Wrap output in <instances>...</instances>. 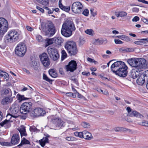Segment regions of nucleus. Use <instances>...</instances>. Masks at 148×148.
Returning a JSON list of instances; mask_svg holds the SVG:
<instances>
[{
	"instance_id": "f257e3e1",
	"label": "nucleus",
	"mask_w": 148,
	"mask_h": 148,
	"mask_svg": "<svg viewBox=\"0 0 148 148\" xmlns=\"http://www.w3.org/2000/svg\"><path fill=\"white\" fill-rule=\"evenodd\" d=\"M22 37L21 31L15 29L10 30L4 38V42L6 44H9L20 41Z\"/></svg>"
},
{
	"instance_id": "f03ea898",
	"label": "nucleus",
	"mask_w": 148,
	"mask_h": 148,
	"mask_svg": "<svg viewBox=\"0 0 148 148\" xmlns=\"http://www.w3.org/2000/svg\"><path fill=\"white\" fill-rule=\"evenodd\" d=\"M75 29L73 22L70 21H66L62 25L61 33L64 36L68 37L72 35V31Z\"/></svg>"
},
{
	"instance_id": "7ed1b4c3",
	"label": "nucleus",
	"mask_w": 148,
	"mask_h": 148,
	"mask_svg": "<svg viewBox=\"0 0 148 148\" xmlns=\"http://www.w3.org/2000/svg\"><path fill=\"white\" fill-rule=\"evenodd\" d=\"M41 26L42 30L45 36L51 37L56 33L55 27L52 22H49L46 24L42 23L41 24Z\"/></svg>"
},
{
	"instance_id": "20e7f679",
	"label": "nucleus",
	"mask_w": 148,
	"mask_h": 148,
	"mask_svg": "<svg viewBox=\"0 0 148 148\" xmlns=\"http://www.w3.org/2000/svg\"><path fill=\"white\" fill-rule=\"evenodd\" d=\"M127 62L130 66L135 69L145 68L147 66L146 60L143 58H131L128 60Z\"/></svg>"
},
{
	"instance_id": "39448f33",
	"label": "nucleus",
	"mask_w": 148,
	"mask_h": 148,
	"mask_svg": "<svg viewBox=\"0 0 148 148\" xmlns=\"http://www.w3.org/2000/svg\"><path fill=\"white\" fill-rule=\"evenodd\" d=\"M65 47L68 53L71 55H75L77 52L76 43L73 41H68L65 45Z\"/></svg>"
},
{
	"instance_id": "423d86ee",
	"label": "nucleus",
	"mask_w": 148,
	"mask_h": 148,
	"mask_svg": "<svg viewBox=\"0 0 148 148\" xmlns=\"http://www.w3.org/2000/svg\"><path fill=\"white\" fill-rule=\"evenodd\" d=\"M3 139L0 138V144L3 146H11L12 145H15L18 144L20 141V137L18 134H14L12 136L11 143L3 141Z\"/></svg>"
},
{
	"instance_id": "0eeeda50",
	"label": "nucleus",
	"mask_w": 148,
	"mask_h": 148,
	"mask_svg": "<svg viewBox=\"0 0 148 148\" xmlns=\"http://www.w3.org/2000/svg\"><path fill=\"white\" fill-rule=\"evenodd\" d=\"M27 51V47L25 44L23 42H20L17 44L15 49L16 54L20 57H23Z\"/></svg>"
},
{
	"instance_id": "6e6552de",
	"label": "nucleus",
	"mask_w": 148,
	"mask_h": 148,
	"mask_svg": "<svg viewBox=\"0 0 148 148\" xmlns=\"http://www.w3.org/2000/svg\"><path fill=\"white\" fill-rule=\"evenodd\" d=\"M8 29V21L5 18L0 17V36H2Z\"/></svg>"
},
{
	"instance_id": "1a4fd4ad",
	"label": "nucleus",
	"mask_w": 148,
	"mask_h": 148,
	"mask_svg": "<svg viewBox=\"0 0 148 148\" xmlns=\"http://www.w3.org/2000/svg\"><path fill=\"white\" fill-rule=\"evenodd\" d=\"M82 8V4L79 2L77 1L73 3L72 5L71 10L73 13L78 14L81 13Z\"/></svg>"
},
{
	"instance_id": "9d476101",
	"label": "nucleus",
	"mask_w": 148,
	"mask_h": 148,
	"mask_svg": "<svg viewBox=\"0 0 148 148\" xmlns=\"http://www.w3.org/2000/svg\"><path fill=\"white\" fill-rule=\"evenodd\" d=\"M32 106V103L30 102L24 103L21 106L20 111L23 114H26L29 112Z\"/></svg>"
},
{
	"instance_id": "9b49d317",
	"label": "nucleus",
	"mask_w": 148,
	"mask_h": 148,
	"mask_svg": "<svg viewBox=\"0 0 148 148\" xmlns=\"http://www.w3.org/2000/svg\"><path fill=\"white\" fill-rule=\"evenodd\" d=\"M120 67V68H119V69L115 74L121 77H125L127 75L128 73L127 71L128 69L127 66L124 62L122 66Z\"/></svg>"
},
{
	"instance_id": "f8f14e48",
	"label": "nucleus",
	"mask_w": 148,
	"mask_h": 148,
	"mask_svg": "<svg viewBox=\"0 0 148 148\" xmlns=\"http://www.w3.org/2000/svg\"><path fill=\"white\" fill-rule=\"evenodd\" d=\"M77 64L76 62L74 60H72L69 62L68 64L65 66L67 71L73 72L77 68Z\"/></svg>"
},
{
	"instance_id": "ddd939ff",
	"label": "nucleus",
	"mask_w": 148,
	"mask_h": 148,
	"mask_svg": "<svg viewBox=\"0 0 148 148\" xmlns=\"http://www.w3.org/2000/svg\"><path fill=\"white\" fill-rule=\"evenodd\" d=\"M123 63L124 62L121 61H117L113 63L111 66L112 71L116 74Z\"/></svg>"
},
{
	"instance_id": "4468645a",
	"label": "nucleus",
	"mask_w": 148,
	"mask_h": 148,
	"mask_svg": "<svg viewBox=\"0 0 148 148\" xmlns=\"http://www.w3.org/2000/svg\"><path fill=\"white\" fill-rule=\"evenodd\" d=\"M32 114L35 116H43L45 114V111L40 108H36L32 112Z\"/></svg>"
},
{
	"instance_id": "2eb2a0df",
	"label": "nucleus",
	"mask_w": 148,
	"mask_h": 148,
	"mask_svg": "<svg viewBox=\"0 0 148 148\" xmlns=\"http://www.w3.org/2000/svg\"><path fill=\"white\" fill-rule=\"evenodd\" d=\"M12 121V120H7L6 119L0 123V126L5 129L9 128L11 127V123Z\"/></svg>"
},
{
	"instance_id": "dca6fc26",
	"label": "nucleus",
	"mask_w": 148,
	"mask_h": 148,
	"mask_svg": "<svg viewBox=\"0 0 148 148\" xmlns=\"http://www.w3.org/2000/svg\"><path fill=\"white\" fill-rule=\"evenodd\" d=\"M11 84L8 86V87L5 88H3L1 91V94L2 95H8L9 96L11 97L12 95V93L11 90L10 88L11 87Z\"/></svg>"
},
{
	"instance_id": "f3484780",
	"label": "nucleus",
	"mask_w": 148,
	"mask_h": 148,
	"mask_svg": "<svg viewBox=\"0 0 148 148\" xmlns=\"http://www.w3.org/2000/svg\"><path fill=\"white\" fill-rule=\"evenodd\" d=\"M52 121L57 127H61L64 125V122L58 118H55L52 119Z\"/></svg>"
},
{
	"instance_id": "a211bd4d",
	"label": "nucleus",
	"mask_w": 148,
	"mask_h": 148,
	"mask_svg": "<svg viewBox=\"0 0 148 148\" xmlns=\"http://www.w3.org/2000/svg\"><path fill=\"white\" fill-rule=\"evenodd\" d=\"M140 69H132L131 72V77L133 79L136 78L140 74Z\"/></svg>"
},
{
	"instance_id": "6ab92c4d",
	"label": "nucleus",
	"mask_w": 148,
	"mask_h": 148,
	"mask_svg": "<svg viewBox=\"0 0 148 148\" xmlns=\"http://www.w3.org/2000/svg\"><path fill=\"white\" fill-rule=\"evenodd\" d=\"M9 79L8 75L6 73L0 70V81H7Z\"/></svg>"
},
{
	"instance_id": "aec40b11",
	"label": "nucleus",
	"mask_w": 148,
	"mask_h": 148,
	"mask_svg": "<svg viewBox=\"0 0 148 148\" xmlns=\"http://www.w3.org/2000/svg\"><path fill=\"white\" fill-rule=\"evenodd\" d=\"M82 138L87 140H90L92 138L91 134L86 131L82 132Z\"/></svg>"
},
{
	"instance_id": "412c9836",
	"label": "nucleus",
	"mask_w": 148,
	"mask_h": 148,
	"mask_svg": "<svg viewBox=\"0 0 148 148\" xmlns=\"http://www.w3.org/2000/svg\"><path fill=\"white\" fill-rule=\"evenodd\" d=\"M145 75L143 73L140 74V76L137 79L136 82L137 84L140 85H142L145 82V80L146 79L144 76Z\"/></svg>"
},
{
	"instance_id": "4be33fe9",
	"label": "nucleus",
	"mask_w": 148,
	"mask_h": 148,
	"mask_svg": "<svg viewBox=\"0 0 148 148\" xmlns=\"http://www.w3.org/2000/svg\"><path fill=\"white\" fill-rule=\"evenodd\" d=\"M45 137L43 138L39 141L40 145L43 147H44L46 143L48 142V138L49 137V136L47 134L46 135L45 134Z\"/></svg>"
},
{
	"instance_id": "5701e85b",
	"label": "nucleus",
	"mask_w": 148,
	"mask_h": 148,
	"mask_svg": "<svg viewBox=\"0 0 148 148\" xmlns=\"http://www.w3.org/2000/svg\"><path fill=\"white\" fill-rule=\"evenodd\" d=\"M18 130L19 132L21 137L27 136L25 127L23 125H21L18 128Z\"/></svg>"
},
{
	"instance_id": "b1692460",
	"label": "nucleus",
	"mask_w": 148,
	"mask_h": 148,
	"mask_svg": "<svg viewBox=\"0 0 148 148\" xmlns=\"http://www.w3.org/2000/svg\"><path fill=\"white\" fill-rule=\"evenodd\" d=\"M148 42V38H142L138 39V40L134 41V43L137 45H142Z\"/></svg>"
},
{
	"instance_id": "393cba45",
	"label": "nucleus",
	"mask_w": 148,
	"mask_h": 148,
	"mask_svg": "<svg viewBox=\"0 0 148 148\" xmlns=\"http://www.w3.org/2000/svg\"><path fill=\"white\" fill-rule=\"evenodd\" d=\"M56 38H47L45 40V47H46L48 46L51 45L55 42L56 40Z\"/></svg>"
},
{
	"instance_id": "a878e982",
	"label": "nucleus",
	"mask_w": 148,
	"mask_h": 148,
	"mask_svg": "<svg viewBox=\"0 0 148 148\" xmlns=\"http://www.w3.org/2000/svg\"><path fill=\"white\" fill-rule=\"evenodd\" d=\"M48 53L49 56L54 55L58 51L57 50L54 48H52L51 47H49L47 49Z\"/></svg>"
},
{
	"instance_id": "bb28decb",
	"label": "nucleus",
	"mask_w": 148,
	"mask_h": 148,
	"mask_svg": "<svg viewBox=\"0 0 148 148\" xmlns=\"http://www.w3.org/2000/svg\"><path fill=\"white\" fill-rule=\"evenodd\" d=\"M115 15L117 17H124L127 16V13L123 11L118 12L115 13Z\"/></svg>"
},
{
	"instance_id": "cd10ccee",
	"label": "nucleus",
	"mask_w": 148,
	"mask_h": 148,
	"mask_svg": "<svg viewBox=\"0 0 148 148\" xmlns=\"http://www.w3.org/2000/svg\"><path fill=\"white\" fill-rule=\"evenodd\" d=\"M11 97L8 96L3 99L1 102V104L3 105H4L7 104L11 103V101L10 100Z\"/></svg>"
},
{
	"instance_id": "c85d7f7f",
	"label": "nucleus",
	"mask_w": 148,
	"mask_h": 148,
	"mask_svg": "<svg viewBox=\"0 0 148 148\" xmlns=\"http://www.w3.org/2000/svg\"><path fill=\"white\" fill-rule=\"evenodd\" d=\"M133 116H134L140 118L143 117L141 114L135 111H132V112L131 114H130V116L132 117Z\"/></svg>"
},
{
	"instance_id": "c756f323",
	"label": "nucleus",
	"mask_w": 148,
	"mask_h": 148,
	"mask_svg": "<svg viewBox=\"0 0 148 148\" xmlns=\"http://www.w3.org/2000/svg\"><path fill=\"white\" fill-rule=\"evenodd\" d=\"M49 72L50 76L53 78H56L58 76V74L54 69H50Z\"/></svg>"
},
{
	"instance_id": "7c9ffc66",
	"label": "nucleus",
	"mask_w": 148,
	"mask_h": 148,
	"mask_svg": "<svg viewBox=\"0 0 148 148\" xmlns=\"http://www.w3.org/2000/svg\"><path fill=\"white\" fill-rule=\"evenodd\" d=\"M30 143L28 140H27L25 138H23L22 139L21 143L18 145V147L19 148H20L23 145L25 144H29Z\"/></svg>"
},
{
	"instance_id": "2f4dec72",
	"label": "nucleus",
	"mask_w": 148,
	"mask_h": 148,
	"mask_svg": "<svg viewBox=\"0 0 148 148\" xmlns=\"http://www.w3.org/2000/svg\"><path fill=\"white\" fill-rule=\"evenodd\" d=\"M39 58L41 62L49 59L47 55L45 53H43L40 54L39 56Z\"/></svg>"
},
{
	"instance_id": "473e14b6",
	"label": "nucleus",
	"mask_w": 148,
	"mask_h": 148,
	"mask_svg": "<svg viewBox=\"0 0 148 148\" xmlns=\"http://www.w3.org/2000/svg\"><path fill=\"white\" fill-rule=\"evenodd\" d=\"M85 33L87 35L93 36L95 34L94 31L91 29H88L85 30Z\"/></svg>"
},
{
	"instance_id": "72a5a7b5",
	"label": "nucleus",
	"mask_w": 148,
	"mask_h": 148,
	"mask_svg": "<svg viewBox=\"0 0 148 148\" xmlns=\"http://www.w3.org/2000/svg\"><path fill=\"white\" fill-rule=\"evenodd\" d=\"M11 114L12 115L16 114L18 112V107H15L13 108L12 107L10 109Z\"/></svg>"
},
{
	"instance_id": "f704fd0d",
	"label": "nucleus",
	"mask_w": 148,
	"mask_h": 148,
	"mask_svg": "<svg viewBox=\"0 0 148 148\" xmlns=\"http://www.w3.org/2000/svg\"><path fill=\"white\" fill-rule=\"evenodd\" d=\"M16 97L19 102L28 99V98L25 97L24 95H21L19 94L17 95Z\"/></svg>"
},
{
	"instance_id": "c9c22d12",
	"label": "nucleus",
	"mask_w": 148,
	"mask_h": 148,
	"mask_svg": "<svg viewBox=\"0 0 148 148\" xmlns=\"http://www.w3.org/2000/svg\"><path fill=\"white\" fill-rule=\"evenodd\" d=\"M36 1L40 4L46 6L49 4V0H36Z\"/></svg>"
},
{
	"instance_id": "e433bc0d",
	"label": "nucleus",
	"mask_w": 148,
	"mask_h": 148,
	"mask_svg": "<svg viewBox=\"0 0 148 148\" xmlns=\"http://www.w3.org/2000/svg\"><path fill=\"white\" fill-rule=\"evenodd\" d=\"M50 57L54 61L57 60L59 57V55L58 52L57 51L53 55L50 56Z\"/></svg>"
},
{
	"instance_id": "4c0bfd02",
	"label": "nucleus",
	"mask_w": 148,
	"mask_h": 148,
	"mask_svg": "<svg viewBox=\"0 0 148 148\" xmlns=\"http://www.w3.org/2000/svg\"><path fill=\"white\" fill-rule=\"evenodd\" d=\"M44 66L45 67H48L50 65L49 59L43 61L41 62Z\"/></svg>"
},
{
	"instance_id": "58836bf2",
	"label": "nucleus",
	"mask_w": 148,
	"mask_h": 148,
	"mask_svg": "<svg viewBox=\"0 0 148 148\" xmlns=\"http://www.w3.org/2000/svg\"><path fill=\"white\" fill-rule=\"evenodd\" d=\"M121 40L127 42H129L131 40L128 36L125 35H121Z\"/></svg>"
},
{
	"instance_id": "ea45409f",
	"label": "nucleus",
	"mask_w": 148,
	"mask_h": 148,
	"mask_svg": "<svg viewBox=\"0 0 148 148\" xmlns=\"http://www.w3.org/2000/svg\"><path fill=\"white\" fill-rule=\"evenodd\" d=\"M119 51L120 52L124 51L125 52H130L133 51L132 49L131 48H126L124 49L123 48H120L119 49Z\"/></svg>"
},
{
	"instance_id": "a19ab883",
	"label": "nucleus",
	"mask_w": 148,
	"mask_h": 148,
	"mask_svg": "<svg viewBox=\"0 0 148 148\" xmlns=\"http://www.w3.org/2000/svg\"><path fill=\"white\" fill-rule=\"evenodd\" d=\"M61 60L62 61L64 60L67 57V54L66 51L64 50H62L61 51Z\"/></svg>"
},
{
	"instance_id": "79ce46f5",
	"label": "nucleus",
	"mask_w": 148,
	"mask_h": 148,
	"mask_svg": "<svg viewBox=\"0 0 148 148\" xmlns=\"http://www.w3.org/2000/svg\"><path fill=\"white\" fill-rule=\"evenodd\" d=\"M59 7L62 10H64L67 12H69L70 10V8L69 7H66L65 6H64L63 5H62V6H60Z\"/></svg>"
},
{
	"instance_id": "37998d69",
	"label": "nucleus",
	"mask_w": 148,
	"mask_h": 148,
	"mask_svg": "<svg viewBox=\"0 0 148 148\" xmlns=\"http://www.w3.org/2000/svg\"><path fill=\"white\" fill-rule=\"evenodd\" d=\"M81 125L84 127L85 128H89L90 127L89 123L85 122H82Z\"/></svg>"
},
{
	"instance_id": "c03bdc74",
	"label": "nucleus",
	"mask_w": 148,
	"mask_h": 148,
	"mask_svg": "<svg viewBox=\"0 0 148 148\" xmlns=\"http://www.w3.org/2000/svg\"><path fill=\"white\" fill-rule=\"evenodd\" d=\"M125 128H124L122 127H115L114 129V130L115 132H120L122 131H125Z\"/></svg>"
},
{
	"instance_id": "a18cd8bd",
	"label": "nucleus",
	"mask_w": 148,
	"mask_h": 148,
	"mask_svg": "<svg viewBox=\"0 0 148 148\" xmlns=\"http://www.w3.org/2000/svg\"><path fill=\"white\" fill-rule=\"evenodd\" d=\"M65 139L69 141H75L76 140V139L73 136H67L65 137Z\"/></svg>"
},
{
	"instance_id": "49530a36",
	"label": "nucleus",
	"mask_w": 148,
	"mask_h": 148,
	"mask_svg": "<svg viewBox=\"0 0 148 148\" xmlns=\"http://www.w3.org/2000/svg\"><path fill=\"white\" fill-rule=\"evenodd\" d=\"M18 116L14 115H12L11 114H8L6 116V117L8 118L7 120H11L12 118H16Z\"/></svg>"
},
{
	"instance_id": "de8ad7c7",
	"label": "nucleus",
	"mask_w": 148,
	"mask_h": 148,
	"mask_svg": "<svg viewBox=\"0 0 148 148\" xmlns=\"http://www.w3.org/2000/svg\"><path fill=\"white\" fill-rule=\"evenodd\" d=\"M74 135L76 137L82 138V132H75L74 133Z\"/></svg>"
},
{
	"instance_id": "09e8293b",
	"label": "nucleus",
	"mask_w": 148,
	"mask_h": 148,
	"mask_svg": "<svg viewBox=\"0 0 148 148\" xmlns=\"http://www.w3.org/2000/svg\"><path fill=\"white\" fill-rule=\"evenodd\" d=\"M56 42L57 43L58 45L62 43V39L60 38H56V40H55Z\"/></svg>"
},
{
	"instance_id": "8fccbe9b",
	"label": "nucleus",
	"mask_w": 148,
	"mask_h": 148,
	"mask_svg": "<svg viewBox=\"0 0 148 148\" xmlns=\"http://www.w3.org/2000/svg\"><path fill=\"white\" fill-rule=\"evenodd\" d=\"M43 79L49 82L51 81V80L47 77L46 75L44 73L43 75Z\"/></svg>"
},
{
	"instance_id": "3c124183",
	"label": "nucleus",
	"mask_w": 148,
	"mask_h": 148,
	"mask_svg": "<svg viewBox=\"0 0 148 148\" xmlns=\"http://www.w3.org/2000/svg\"><path fill=\"white\" fill-rule=\"evenodd\" d=\"M114 42L116 44H122L123 43V42L119 39H114Z\"/></svg>"
},
{
	"instance_id": "603ef678",
	"label": "nucleus",
	"mask_w": 148,
	"mask_h": 148,
	"mask_svg": "<svg viewBox=\"0 0 148 148\" xmlns=\"http://www.w3.org/2000/svg\"><path fill=\"white\" fill-rule=\"evenodd\" d=\"M103 43V41L102 39H97L95 41V43L97 45H100L102 44Z\"/></svg>"
},
{
	"instance_id": "864d4df0",
	"label": "nucleus",
	"mask_w": 148,
	"mask_h": 148,
	"mask_svg": "<svg viewBox=\"0 0 148 148\" xmlns=\"http://www.w3.org/2000/svg\"><path fill=\"white\" fill-rule=\"evenodd\" d=\"M90 12L91 14L93 16H95L97 14V12L96 11H94L93 8L90 9Z\"/></svg>"
},
{
	"instance_id": "5fc2aeb1",
	"label": "nucleus",
	"mask_w": 148,
	"mask_h": 148,
	"mask_svg": "<svg viewBox=\"0 0 148 148\" xmlns=\"http://www.w3.org/2000/svg\"><path fill=\"white\" fill-rule=\"evenodd\" d=\"M36 38L37 40L39 42H41L43 40L42 37L39 35H38L36 36Z\"/></svg>"
},
{
	"instance_id": "6e6d98bb",
	"label": "nucleus",
	"mask_w": 148,
	"mask_h": 148,
	"mask_svg": "<svg viewBox=\"0 0 148 148\" xmlns=\"http://www.w3.org/2000/svg\"><path fill=\"white\" fill-rule=\"evenodd\" d=\"M82 14L85 16H88L89 14V11L87 9H85L82 12Z\"/></svg>"
},
{
	"instance_id": "4d7b16f0",
	"label": "nucleus",
	"mask_w": 148,
	"mask_h": 148,
	"mask_svg": "<svg viewBox=\"0 0 148 148\" xmlns=\"http://www.w3.org/2000/svg\"><path fill=\"white\" fill-rule=\"evenodd\" d=\"M87 60L89 62H93L95 64H97L98 63L97 62L95 61L94 60L89 58H87Z\"/></svg>"
},
{
	"instance_id": "13d9d810",
	"label": "nucleus",
	"mask_w": 148,
	"mask_h": 148,
	"mask_svg": "<svg viewBox=\"0 0 148 148\" xmlns=\"http://www.w3.org/2000/svg\"><path fill=\"white\" fill-rule=\"evenodd\" d=\"M66 95L67 96H68L71 97H73V98L76 97V95L72 92H68L66 93Z\"/></svg>"
},
{
	"instance_id": "bf43d9fd",
	"label": "nucleus",
	"mask_w": 148,
	"mask_h": 148,
	"mask_svg": "<svg viewBox=\"0 0 148 148\" xmlns=\"http://www.w3.org/2000/svg\"><path fill=\"white\" fill-rule=\"evenodd\" d=\"M126 109L128 113V114H127V115L129 116H130V114H131L132 113V112L131 111V108L129 107H127L126 108Z\"/></svg>"
},
{
	"instance_id": "052dcab7",
	"label": "nucleus",
	"mask_w": 148,
	"mask_h": 148,
	"mask_svg": "<svg viewBox=\"0 0 148 148\" xmlns=\"http://www.w3.org/2000/svg\"><path fill=\"white\" fill-rule=\"evenodd\" d=\"M139 20V17L138 16H135L132 19V21L133 22H136Z\"/></svg>"
},
{
	"instance_id": "680f3d73",
	"label": "nucleus",
	"mask_w": 148,
	"mask_h": 148,
	"mask_svg": "<svg viewBox=\"0 0 148 148\" xmlns=\"http://www.w3.org/2000/svg\"><path fill=\"white\" fill-rule=\"evenodd\" d=\"M26 28L28 31L30 32H32L34 30V29L33 28L29 26H26Z\"/></svg>"
},
{
	"instance_id": "e2e57ef3",
	"label": "nucleus",
	"mask_w": 148,
	"mask_h": 148,
	"mask_svg": "<svg viewBox=\"0 0 148 148\" xmlns=\"http://www.w3.org/2000/svg\"><path fill=\"white\" fill-rule=\"evenodd\" d=\"M143 75H145L144 76L146 79H148V70L145 71L144 73H143Z\"/></svg>"
},
{
	"instance_id": "0e129e2a",
	"label": "nucleus",
	"mask_w": 148,
	"mask_h": 148,
	"mask_svg": "<svg viewBox=\"0 0 148 148\" xmlns=\"http://www.w3.org/2000/svg\"><path fill=\"white\" fill-rule=\"evenodd\" d=\"M85 43V41L84 39H80L79 45L80 46L82 45Z\"/></svg>"
},
{
	"instance_id": "69168bd1",
	"label": "nucleus",
	"mask_w": 148,
	"mask_h": 148,
	"mask_svg": "<svg viewBox=\"0 0 148 148\" xmlns=\"http://www.w3.org/2000/svg\"><path fill=\"white\" fill-rule=\"evenodd\" d=\"M141 20L144 23L146 24H148V19H147L143 17L141 18Z\"/></svg>"
},
{
	"instance_id": "338daca9",
	"label": "nucleus",
	"mask_w": 148,
	"mask_h": 148,
	"mask_svg": "<svg viewBox=\"0 0 148 148\" xmlns=\"http://www.w3.org/2000/svg\"><path fill=\"white\" fill-rule=\"evenodd\" d=\"M132 11L133 12H137L139 11V9L136 7L133 8H132Z\"/></svg>"
},
{
	"instance_id": "774afa93",
	"label": "nucleus",
	"mask_w": 148,
	"mask_h": 148,
	"mask_svg": "<svg viewBox=\"0 0 148 148\" xmlns=\"http://www.w3.org/2000/svg\"><path fill=\"white\" fill-rule=\"evenodd\" d=\"M45 9L48 10V13L49 14H52L53 12V10H49V9L47 7H45Z\"/></svg>"
}]
</instances>
